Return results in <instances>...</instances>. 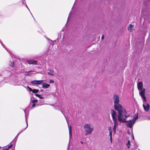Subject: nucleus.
Returning a JSON list of instances; mask_svg holds the SVG:
<instances>
[{"label": "nucleus", "mask_w": 150, "mask_h": 150, "mask_svg": "<svg viewBox=\"0 0 150 150\" xmlns=\"http://www.w3.org/2000/svg\"><path fill=\"white\" fill-rule=\"evenodd\" d=\"M130 115L127 113L126 111L122 109V122L125 123L127 127H129L131 129V132L128 131V133L130 134L132 133V128L136 120L138 119V115L137 113L134 115L133 119L130 120Z\"/></svg>", "instance_id": "1"}, {"label": "nucleus", "mask_w": 150, "mask_h": 150, "mask_svg": "<svg viewBox=\"0 0 150 150\" xmlns=\"http://www.w3.org/2000/svg\"><path fill=\"white\" fill-rule=\"evenodd\" d=\"M114 108L118 111V120L120 122H122V105L120 104H114Z\"/></svg>", "instance_id": "2"}, {"label": "nucleus", "mask_w": 150, "mask_h": 150, "mask_svg": "<svg viewBox=\"0 0 150 150\" xmlns=\"http://www.w3.org/2000/svg\"><path fill=\"white\" fill-rule=\"evenodd\" d=\"M86 133L85 135L91 134L93 130V127H91L89 124H86L84 126Z\"/></svg>", "instance_id": "3"}, {"label": "nucleus", "mask_w": 150, "mask_h": 150, "mask_svg": "<svg viewBox=\"0 0 150 150\" xmlns=\"http://www.w3.org/2000/svg\"><path fill=\"white\" fill-rule=\"evenodd\" d=\"M139 91V94L142 98L143 102L144 101L145 103L146 102V98L145 96V89L143 88Z\"/></svg>", "instance_id": "4"}, {"label": "nucleus", "mask_w": 150, "mask_h": 150, "mask_svg": "<svg viewBox=\"0 0 150 150\" xmlns=\"http://www.w3.org/2000/svg\"><path fill=\"white\" fill-rule=\"evenodd\" d=\"M111 115L113 121H117V116L118 117L116 112L113 109L111 110Z\"/></svg>", "instance_id": "5"}, {"label": "nucleus", "mask_w": 150, "mask_h": 150, "mask_svg": "<svg viewBox=\"0 0 150 150\" xmlns=\"http://www.w3.org/2000/svg\"><path fill=\"white\" fill-rule=\"evenodd\" d=\"M25 121L26 122V124L27 125V126L24 129H23L17 135L16 137L15 138V139L13 140H16L17 139V137L18 135L22 132H23L24 130H25L26 128L28 127V117H27V116L26 115V114H25Z\"/></svg>", "instance_id": "6"}, {"label": "nucleus", "mask_w": 150, "mask_h": 150, "mask_svg": "<svg viewBox=\"0 0 150 150\" xmlns=\"http://www.w3.org/2000/svg\"><path fill=\"white\" fill-rule=\"evenodd\" d=\"M43 80H33L30 82V85H40L42 83Z\"/></svg>", "instance_id": "7"}, {"label": "nucleus", "mask_w": 150, "mask_h": 150, "mask_svg": "<svg viewBox=\"0 0 150 150\" xmlns=\"http://www.w3.org/2000/svg\"><path fill=\"white\" fill-rule=\"evenodd\" d=\"M113 99L114 100V104H118L119 102V97L117 95H114L113 97Z\"/></svg>", "instance_id": "8"}, {"label": "nucleus", "mask_w": 150, "mask_h": 150, "mask_svg": "<svg viewBox=\"0 0 150 150\" xmlns=\"http://www.w3.org/2000/svg\"><path fill=\"white\" fill-rule=\"evenodd\" d=\"M144 104L143 105V107L145 111L147 112L149 110V105L148 103H146L144 102Z\"/></svg>", "instance_id": "9"}, {"label": "nucleus", "mask_w": 150, "mask_h": 150, "mask_svg": "<svg viewBox=\"0 0 150 150\" xmlns=\"http://www.w3.org/2000/svg\"><path fill=\"white\" fill-rule=\"evenodd\" d=\"M27 63L29 65H37L38 62L35 60H30L27 61Z\"/></svg>", "instance_id": "10"}, {"label": "nucleus", "mask_w": 150, "mask_h": 150, "mask_svg": "<svg viewBox=\"0 0 150 150\" xmlns=\"http://www.w3.org/2000/svg\"><path fill=\"white\" fill-rule=\"evenodd\" d=\"M114 125L113 128V133L114 134H115V131L116 128V127L118 126V124L117 121H113Z\"/></svg>", "instance_id": "11"}, {"label": "nucleus", "mask_w": 150, "mask_h": 150, "mask_svg": "<svg viewBox=\"0 0 150 150\" xmlns=\"http://www.w3.org/2000/svg\"><path fill=\"white\" fill-rule=\"evenodd\" d=\"M137 88L139 90H140L143 89L142 88H143V85L142 82H139L137 83Z\"/></svg>", "instance_id": "12"}, {"label": "nucleus", "mask_w": 150, "mask_h": 150, "mask_svg": "<svg viewBox=\"0 0 150 150\" xmlns=\"http://www.w3.org/2000/svg\"><path fill=\"white\" fill-rule=\"evenodd\" d=\"M42 88H47L49 87L50 85L46 83H43L42 85Z\"/></svg>", "instance_id": "13"}, {"label": "nucleus", "mask_w": 150, "mask_h": 150, "mask_svg": "<svg viewBox=\"0 0 150 150\" xmlns=\"http://www.w3.org/2000/svg\"><path fill=\"white\" fill-rule=\"evenodd\" d=\"M69 137L70 139L72 137V130H71V126L70 125L69 127Z\"/></svg>", "instance_id": "14"}, {"label": "nucleus", "mask_w": 150, "mask_h": 150, "mask_svg": "<svg viewBox=\"0 0 150 150\" xmlns=\"http://www.w3.org/2000/svg\"><path fill=\"white\" fill-rule=\"evenodd\" d=\"M133 25L132 24H130L129 25V26L128 27V29L129 30L130 32H132L133 30L132 28Z\"/></svg>", "instance_id": "15"}, {"label": "nucleus", "mask_w": 150, "mask_h": 150, "mask_svg": "<svg viewBox=\"0 0 150 150\" xmlns=\"http://www.w3.org/2000/svg\"><path fill=\"white\" fill-rule=\"evenodd\" d=\"M39 91L38 89H33V90L32 92L34 93H36Z\"/></svg>", "instance_id": "16"}, {"label": "nucleus", "mask_w": 150, "mask_h": 150, "mask_svg": "<svg viewBox=\"0 0 150 150\" xmlns=\"http://www.w3.org/2000/svg\"><path fill=\"white\" fill-rule=\"evenodd\" d=\"M12 142V143H13V144H14V148L13 149V150H15V144H16V140H13Z\"/></svg>", "instance_id": "17"}, {"label": "nucleus", "mask_w": 150, "mask_h": 150, "mask_svg": "<svg viewBox=\"0 0 150 150\" xmlns=\"http://www.w3.org/2000/svg\"><path fill=\"white\" fill-rule=\"evenodd\" d=\"M27 89H28L29 90V91L30 92V91H31L32 92V91H33V89L32 88H30V87L29 86H27Z\"/></svg>", "instance_id": "18"}, {"label": "nucleus", "mask_w": 150, "mask_h": 150, "mask_svg": "<svg viewBox=\"0 0 150 150\" xmlns=\"http://www.w3.org/2000/svg\"><path fill=\"white\" fill-rule=\"evenodd\" d=\"M130 141L128 140V142L127 143L126 145L128 148H129V147L130 146Z\"/></svg>", "instance_id": "19"}, {"label": "nucleus", "mask_w": 150, "mask_h": 150, "mask_svg": "<svg viewBox=\"0 0 150 150\" xmlns=\"http://www.w3.org/2000/svg\"><path fill=\"white\" fill-rule=\"evenodd\" d=\"M48 74L52 76H53L54 75V74L52 73V71H51V72H48Z\"/></svg>", "instance_id": "20"}, {"label": "nucleus", "mask_w": 150, "mask_h": 150, "mask_svg": "<svg viewBox=\"0 0 150 150\" xmlns=\"http://www.w3.org/2000/svg\"><path fill=\"white\" fill-rule=\"evenodd\" d=\"M6 50H7V51L10 53L11 56L12 57V55H13V54H12V53L10 52V50H9L8 49H6Z\"/></svg>", "instance_id": "21"}, {"label": "nucleus", "mask_w": 150, "mask_h": 150, "mask_svg": "<svg viewBox=\"0 0 150 150\" xmlns=\"http://www.w3.org/2000/svg\"><path fill=\"white\" fill-rule=\"evenodd\" d=\"M38 101L37 100H32V103H37Z\"/></svg>", "instance_id": "22"}, {"label": "nucleus", "mask_w": 150, "mask_h": 150, "mask_svg": "<svg viewBox=\"0 0 150 150\" xmlns=\"http://www.w3.org/2000/svg\"><path fill=\"white\" fill-rule=\"evenodd\" d=\"M11 64H9V66H14V63L13 62H10Z\"/></svg>", "instance_id": "23"}, {"label": "nucleus", "mask_w": 150, "mask_h": 150, "mask_svg": "<svg viewBox=\"0 0 150 150\" xmlns=\"http://www.w3.org/2000/svg\"><path fill=\"white\" fill-rule=\"evenodd\" d=\"M54 81L52 80V79H50L49 80V83H54Z\"/></svg>", "instance_id": "24"}, {"label": "nucleus", "mask_w": 150, "mask_h": 150, "mask_svg": "<svg viewBox=\"0 0 150 150\" xmlns=\"http://www.w3.org/2000/svg\"><path fill=\"white\" fill-rule=\"evenodd\" d=\"M109 132V135L110 137V138H112V132Z\"/></svg>", "instance_id": "25"}, {"label": "nucleus", "mask_w": 150, "mask_h": 150, "mask_svg": "<svg viewBox=\"0 0 150 150\" xmlns=\"http://www.w3.org/2000/svg\"><path fill=\"white\" fill-rule=\"evenodd\" d=\"M13 145V144H11V145H10L8 147V149H10L12 147V146Z\"/></svg>", "instance_id": "26"}, {"label": "nucleus", "mask_w": 150, "mask_h": 150, "mask_svg": "<svg viewBox=\"0 0 150 150\" xmlns=\"http://www.w3.org/2000/svg\"><path fill=\"white\" fill-rule=\"evenodd\" d=\"M64 113H65V112L66 113L69 112V111L68 109H66L65 110H64Z\"/></svg>", "instance_id": "27"}, {"label": "nucleus", "mask_w": 150, "mask_h": 150, "mask_svg": "<svg viewBox=\"0 0 150 150\" xmlns=\"http://www.w3.org/2000/svg\"><path fill=\"white\" fill-rule=\"evenodd\" d=\"M108 130L109 131V132H112L111 128V127H110L108 129Z\"/></svg>", "instance_id": "28"}, {"label": "nucleus", "mask_w": 150, "mask_h": 150, "mask_svg": "<svg viewBox=\"0 0 150 150\" xmlns=\"http://www.w3.org/2000/svg\"><path fill=\"white\" fill-rule=\"evenodd\" d=\"M37 97H39V96H40V95L39 94H37V93H35V95Z\"/></svg>", "instance_id": "29"}, {"label": "nucleus", "mask_w": 150, "mask_h": 150, "mask_svg": "<svg viewBox=\"0 0 150 150\" xmlns=\"http://www.w3.org/2000/svg\"><path fill=\"white\" fill-rule=\"evenodd\" d=\"M36 104L35 103H33V104L32 105V107L33 108H34L35 107V105Z\"/></svg>", "instance_id": "30"}, {"label": "nucleus", "mask_w": 150, "mask_h": 150, "mask_svg": "<svg viewBox=\"0 0 150 150\" xmlns=\"http://www.w3.org/2000/svg\"><path fill=\"white\" fill-rule=\"evenodd\" d=\"M38 97L41 99H42L44 98V97H43L41 96L40 95V96H39Z\"/></svg>", "instance_id": "31"}, {"label": "nucleus", "mask_w": 150, "mask_h": 150, "mask_svg": "<svg viewBox=\"0 0 150 150\" xmlns=\"http://www.w3.org/2000/svg\"><path fill=\"white\" fill-rule=\"evenodd\" d=\"M104 38V35H103L101 37V39L102 40H103Z\"/></svg>", "instance_id": "32"}, {"label": "nucleus", "mask_w": 150, "mask_h": 150, "mask_svg": "<svg viewBox=\"0 0 150 150\" xmlns=\"http://www.w3.org/2000/svg\"><path fill=\"white\" fill-rule=\"evenodd\" d=\"M0 42L1 43V45H2V46L4 47V48H5V47H4V46H5V45H4V44H3V43H1V42L0 41Z\"/></svg>", "instance_id": "33"}, {"label": "nucleus", "mask_w": 150, "mask_h": 150, "mask_svg": "<svg viewBox=\"0 0 150 150\" xmlns=\"http://www.w3.org/2000/svg\"><path fill=\"white\" fill-rule=\"evenodd\" d=\"M9 149H8V148H6V149H2V150H8Z\"/></svg>", "instance_id": "34"}, {"label": "nucleus", "mask_w": 150, "mask_h": 150, "mask_svg": "<svg viewBox=\"0 0 150 150\" xmlns=\"http://www.w3.org/2000/svg\"><path fill=\"white\" fill-rule=\"evenodd\" d=\"M110 142L111 143H112V138H110Z\"/></svg>", "instance_id": "35"}, {"label": "nucleus", "mask_w": 150, "mask_h": 150, "mask_svg": "<svg viewBox=\"0 0 150 150\" xmlns=\"http://www.w3.org/2000/svg\"><path fill=\"white\" fill-rule=\"evenodd\" d=\"M43 91H44V90H43V89H41V90H40V92H43Z\"/></svg>", "instance_id": "36"}, {"label": "nucleus", "mask_w": 150, "mask_h": 150, "mask_svg": "<svg viewBox=\"0 0 150 150\" xmlns=\"http://www.w3.org/2000/svg\"><path fill=\"white\" fill-rule=\"evenodd\" d=\"M81 144H83V142H82V141H81Z\"/></svg>", "instance_id": "37"}, {"label": "nucleus", "mask_w": 150, "mask_h": 150, "mask_svg": "<svg viewBox=\"0 0 150 150\" xmlns=\"http://www.w3.org/2000/svg\"><path fill=\"white\" fill-rule=\"evenodd\" d=\"M61 112H62V113L63 114H64V113H63V111H61Z\"/></svg>", "instance_id": "38"}, {"label": "nucleus", "mask_w": 150, "mask_h": 150, "mask_svg": "<svg viewBox=\"0 0 150 150\" xmlns=\"http://www.w3.org/2000/svg\"><path fill=\"white\" fill-rule=\"evenodd\" d=\"M38 68H40V67H38Z\"/></svg>", "instance_id": "39"}, {"label": "nucleus", "mask_w": 150, "mask_h": 150, "mask_svg": "<svg viewBox=\"0 0 150 150\" xmlns=\"http://www.w3.org/2000/svg\"><path fill=\"white\" fill-rule=\"evenodd\" d=\"M11 67H14V66H11Z\"/></svg>", "instance_id": "40"}, {"label": "nucleus", "mask_w": 150, "mask_h": 150, "mask_svg": "<svg viewBox=\"0 0 150 150\" xmlns=\"http://www.w3.org/2000/svg\"><path fill=\"white\" fill-rule=\"evenodd\" d=\"M49 40H50L51 41H52L51 40H50V39H48Z\"/></svg>", "instance_id": "41"}, {"label": "nucleus", "mask_w": 150, "mask_h": 150, "mask_svg": "<svg viewBox=\"0 0 150 150\" xmlns=\"http://www.w3.org/2000/svg\"><path fill=\"white\" fill-rule=\"evenodd\" d=\"M70 14V13H69V15Z\"/></svg>", "instance_id": "42"}, {"label": "nucleus", "mask_w": 150, "mask_h": 150, "mask_svg": "<svg viewBox=\"0 0 150 150\" xmlns=\"http://www.w3.org/2000/svg\"><path fill=\"white\" fill-rule=\"evenodd\" d=\"M64 115V116L65 117H66V116H65V115Z\"/></svg>", "instance_id": "43"}, {"label": "nucleus", "mask_w": 150, "mask_h": 150, "mask_svg": "<svg viewBox=\"0 0 150 150\" xmlns=\"http://www.w3.org/2000/svg\"><path fill=\"white\" fill-rule=\"evenodd\" d=\"M133 139H134V137L133 136Z\"/></svg>", "instance_id": "44"}, {"label": "nucleus", "mask_w": 150, "mask_h": 150, "mask_svg": "<svg viewBox=\"0 0 150 150\" xmlns=\"http://www.w3.org/2000/svg\"><path fill=\"white\" fill-rule=\"evenodd\" d=\"M139 150H140L139 149Z\"/></svg>", "instance_id": "45"}]
</instances>
